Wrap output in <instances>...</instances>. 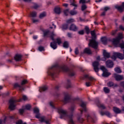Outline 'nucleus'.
Wrapping results in <instances>:
<instances>
[{
  "mask_svg": "<svg viewBox=\"0 0 124 124\" xmlns=\"http://www.w3.org/2000/svg\"><path fill=\"white\" fill-rule=\"evenodd\" d=\"M84 77L85 78H87V79H89V80H90V81L93 80V78L89 76L88 75H85Z\"/></svg>",
  "mask_w": 124,
  "mask_h": 124,
  "instance_id": "nucleus-40",
  "label": "nucleus"
},
{
  "mask_svg": "<svg viewBox=\"0 0 124 124\" xmlns=\"http://www.w3.org/2000/svg\"><path fill=\"white\" fill-rule=\"evenodd\" d=\"M83 54H87V55H92L93 52H92V50L89 48H85L83 50Z\"/></svg>",
  "mask_w": 124,
  "mask_h": 124,
  "instance_id": "nucleus-16",
  "label": "nucleus"
},
{
  "mask_svg": "<svg viewBox=\"0 0 124 124\" xmlns=\"http://www.w3.org/2000/svg\"><path fill=\"white\" fill-rule=\"evenodd\" d=\"M120 42V40L118 38L113 39V40L112 41L113 44L115 46V47H117L118 46V44H119Z\"/></svg>",
  "mask_w": 124,
  "mask_h": 124,
  "instance_id": "nucleus-22",
  "label": "nucleus"
},
{
  "mask_svg": "<svg viewBox=\"0 0 124 124\" xmlns=\"http://www.w3.org/2000/svg\"><path fill=\"white\" fill-rule=\"evenodd\" d=\"M38 50L40 52H42V51H44V47L43 46H39L38 47Z\"/></svg>",
  "mask_w": 124,
  "mask_h": 124,
  "instance_id": "nucleus-57",
  "label": "nucleus"
},
{
  "mask_svg": "<svg viewBox=\"0 0 124 124\" xmlns=\"http://www.w3.org/2000/svg\"><path fill=\"white\" fill-rule=\"evenodd\" d=\"M47 89L48 88H47V87L44 86V87L40 88L39 91H40V92H45L46 91H47Z\"/></svg>",
  "mask_w": 124,
  "mask_h": 124,
  "instance_id": "nucleus-31",
  "label": "nucleus"
},
{
  "mask_svg": "<svg viewBox=\"0 0 124 124\" xmlns=\"http://www.w3.org/2000/svg\"><path fill=\"white\" fill-rule=\"evenodd\" d=\"M70 3V5H72V6H74L75 7H77L78 6V5L76 4V2L75 1V0H69Z\"/></svg>",
  "mask_w": 124,
  "mask_h": 124,
  "instance_id": "nucleus-26",
  "label": "nucleus"
},
{
  "mask_svg": "<svg viewBox=\"0 0 124 124\" xmlns=\"http://www.w3.org/2000/svg\"><path fill=\"white\" fill-rule=\"evenodd\" d=\"M109 75H111V73L108 72V70L103 72L102 74L103 77H108V76H109Z\"/></svg>",
  "mask_w": 124,
  "mask_h": 124,
  "instance_id": "nucleus-27",
  "label": "nucleus"
},
{
  "mask_svg": "<svg viewBox=\"0 0 124 124\" xmlns=\"http://www.w3.org/2000/svg\"><path fill=\"white\" fill-rule=\"evenodd\" d=\"M28 83V80L27 79L23 80L20 84L18 83H16L14 84V87L19 88V91L22 92V91H25V89H24V87L23 86L24 85H26Z\"/></svg>",
  "mask_w": 124,
  "mask_h": 124,
  "instance_id": "nucleus-4",
  "label": "nucleus"
},
{
  "mask_svg": "<svg viewBox=\"0 0 124 124\" xmlns=\"http://www.w3.org/2000/svg\"><path fill=\"white\" fill-rule=\"evenodd\" d=\"M112 77L114 78V79L116 80V81H122V80H124V76L118 75L116 73H114Z\"/></svg>",
  "mask_w": 124,
  "mask_h": 124,
  "instance_id": "nucleus-8",
  "label": "nucleus"
},
{
  "mask_svg": "<svg viewBox=\"0 0 124 124\" xmlns=\"http://www.w3.org/2000/svg\"><path fill=\"white\" fill-rule=\"evenodd\" d=\"M2 95L3 97H5V96H8V95H9V92H7L5 93H3L2 94Z\"/></svg>",
  "mask_w": 124,
  "mask_h": 124,
  "instance_id": "nucleus-56",
  "label": "nucleus"
},
{
  "mask_svg": "<svg viewBox=\"0 0 124 124\" xmlns=\"http://www.w3.org/2000/svg\"><path fill=\"white\" fill-rule=\"evenodd\" d=\"M87 5L85 4H82L81 6V10L82 11H84V10H86V9L87 8Z\"/></svg>",
  "mask_w": 124,
  "mask_h": 124,
  "instance_id": "nucleus-41",
  "label": "nucleus"
},
{
  "mask_svg": "<svg viewBox=\"0 0 124 124\" xmlns=\"http://www.w3.org/2000/svg\"><path fill=\"white\" fill-rule=\"evenodd\" d=\"M68 29V24H64L62 26V30H67Z\"/></svg>",
  "mask_w": 124,
  "mask_h": 124,
  "instance_id": "nucleus-46",
  "label": "nucleus"
},
{
  "mask_svg": "<svg viewBox=\"0 0 124 124\" xmlns=\"http://www.w3.org/2000/svg\"><path fill=\"white\" fill-rule=\"evenodd\" d=\"M67 89H69V88H71V84H70V80L68 79L67 81V85H66Z\"/></svg>",
  "mask_w": 124,
  "mask_h": 124,
  "instance_id": "nucleus-34",
  "label": "nucleus"
},
{
  "mask_svg": "<svg viewBox=\"0 0 124 124\" xmlns=\"http://www.w3.org/2000/svg\"><path fill=\"white\" fill-rule=\"evenodd\" d=\"M46 120V118H45V116H43L40 117V122H41V123H45V121Z\"/></svg>",
  "mask_w": 124,
  "mask_h": 124,
  "instance_id": "nucleus-37",
  "label": "nucleus"
},
{
  "mask_svg": "<svg viewBox=\"0 0 124 124\" xmlns=\"http://www.w3.org/2000/svg\"><path fill=\"white\" fill-rule=\"evenodd\" d=\"M104 10L105 12H106L107 11H108V10H110V7H105L104 8Z\"/></svg>",
  "mask_w": 124,
  "mask_h": 124,
  "instance_id": "nucleus-59",
  "label": "nucleus"
},
{
  "mask_svg": "<svg viewBox=\"0 0 124 124\" xmlns=\"http://www.w3.org/2000/svg\"><path fill=\"white\" fill-rule=\"evenodd\" d=\"M114 71L116 73H122V70L119 67H116L114 68Z\"/></svg>",
  "mask_w": 124,
  "mask_h": 124,
  "instance_id": "nucleus-30",
  "label": "nucleus"
},
{
  "mask_svg": "<svg viewBox=\"0 0 124 124\" xmlns=\"http://www.w3.org/2000/svg\"><path fill=\"white\" fill-rule=\"evenodd\" d=\"M49 105H50V106H51V108H52V109H56V107H55V105L54 104V103L50 102Z\"/></svg>",
  "mask_w": 124,
  "mask_h": 124,
  "instance_id": "nucleus-52",
  "label": "nucleus"
},
{
  "mask_svg": "<svg viewBox=\"0 0 124 124\" xmlns=\"http://www.w3.org/2000/svg\"><path fill=\"white\" fill-rule=\"evenodd\" d=\"M90 1H91V0H88V1L86 0H80L79 3H82V4H84V3H89Z\"/></svg>",
  "mask_w": 124,
  "mask_h": 124,
  "instance_id": "nucleus-33",
  "label": "nucleus"
},
{
  "mask_svg": "<svg viewBox=\"0 0 124 124\" xmlns=\"http://www.w3.org/2000/svg\"><path fill=\"white\" fill-rule=\"evenodd\" d=\"M19 112L20 115H23V113H24V112H25V108L20 109L19 110Z\"/></svg>",
  "mask_w": 124,
  "mask_h": 124,
  "instance_id": "nucleus-55",
  "label": "nucleus"
},
{
  "mask_svg": "<svg viewBox=\"0 0 124 124\" xmlns=\"http://www.w3.org/2000/svg\"><path fill=\"white\" fill-rule=\"evenodd\" d=\"M106 65L108 68H112L114 66V62H113V61L108 60L106 62Z\"/></svg>",
  "mask_w": 124,
  "mask_h": 124,
  "instance_id": "nucleus-12",
  "label": "nucleus"
},
{
  "mask_svg": "<svg viewBox=\"0 0 124 124\" xmlns=\"http://www.w3.org/2000/svg\"><path fill=\"white\" fill-rule=\"evenodd\" d=\"M76 109V106L75 105H72L70 106V108H69V110L72 113V114H73V113L75 111V109Z\"/></svg>",
  "mask_w": 124,
  "mask_h": 124,
  "instance_id": "nucleus-20",
  "label": "nucleus"
},
{
  "mask_svg": "<svg viewBox=\"0 0 124 124\" xmlns=\"http://www.w3.org/2000/svg\"><path fill=\"white\" fill-rule=\"evenodd\" d=\"M34 112L35 113V114L39 113V109L37 108H34Z\"/></svg>",
  "mask_w": 124,
  "mask_h": 124,
  "instance_id": "nucleus-50",
  "label": "nucleus"
},
{
  "mask_svg": "<svg viewBox=\"0 0 124 124\" xmlns=\"http://www.w3.org/2000/svg\"><path fill=\"white\" fill-rule=\"evenodd\" d=\"M78 34H80L81 35H83L85 32H84V30H81L78 31Z\"/></svg>",
  "mask_w": 124,
  "mask_h": 124,
  "instance_id": "nucleus-60",
  "label": "nucleus"
},
{
  "mask_svg": "<svg viewBox=\"0 0 124 124\" xmlns=\"http://www.w3.org/2000/svg\"><path fill=\"white\" fill-rule=\"evenodd\" d=\"M75 20L73 18H70L66 20L67 24H71V23H74Z\"/></svg>",
  "mask_w": 124,
  "mask_h": 124,
  "instance_id": "nucleus-32",
  "label": "nucleus"
},
{
  "mask_svg": "<svg viewBox=\"0 0 124 124\" xmlns=\"http://www.w3.org/2000/svg\"><path fill=\"white\" fill-rule=\"evenodd\" d=\"M46 13H42L39 16V18L43 19V18H44V17H46Z\"/></svg>",
  "mask_w": 124,
  "mask_h": 124,
  "instance_id": "nucleus-38",
  "label": "nucleus"
},
{
  "mask_svg": "<svg viewBox=\"0 0 124 124\" xmlns=\"http://www.w3.org/2000/svg\"><path fill=\"white\" fill-rule=\"evenodd\" d=\"M77 13H78V12H77V11H71L70 12V14L71 15H72V16H73V15H76V14H77Z\"/></svg>",
  "mask_w": 124,
  "mask_h": 124,
  "instance_id": "nucleus-45",
  "label": "nucleus"
},
{
  "mask_svg": "<svg viewBox=\"0 0 124 124\" xmlns=\"http://www.w3.org/2000/svg\"><path fill=\"white\" fill-rule=\"evenodd\" d=\"M15 60L16 62H20L22 60V55L20 54H16L14 57Z\"/></svg>",
  "mask_w": 124,
  "mask_h": 124,
  "instance_id": "nucleus-19",
  "label": "nucleus"
},
{
  "mask_svg": "<svg viewBox=\"0 0 124 124\" xmlns=\"http://www.w3.org/2000/svg\"><path fill=\"white\" fill-rule=\"evenodd\" d=\"M61 69H62L64 72H67L68 73L70 76H74V75H75V73L73 71L69 69V68H68L66 66L62 67Z\"/></svg>",
  "mask_w": 124,
  "mask_h": 124,
  "instance_id": "nucleus-5",
  "label": "nucleus"
},
{
  "mask_svg": "<svg viewBox=\"0 0 124 124\" xmlns=\"http://www.w3.org/2000/svg\"><path fill=\"white\" fill-rule=\"evenodd\" d=\"M116 38H118V39H119V40H121V39H123V33H118V37H117Z\"/></svg>",
  "mask_w": 124,
  "mask_h": 124,
  "instance_id": "nucleus-39",
  "label": "nucleus"
},
{
  "mask_svg": "<svg viewBox=\"0 0 124 124\" xmlns=\"http://www.w3.org/2000/svg\"><path fill=\"white\" fill-rule=\"evenodd\" d=\"M49 32H50V31H46L44 32V36L45 37V36H47V35H48V34H49Z\"/></svg>",
  "mask_w": 124,
  "mask_h": 124,
  "instance_id": "nucleus-54",
  "label": "nucleus"
},
{
  "mask_svg": "<svg viewBox=\"0 0 124 124\" xmlns=\"http://www.w3.org/2000/svg\"><path fill=\"white\" fill-rule=\"evenodd\" d=\"M22 101V99H20L19 101L15 100L14 98L11 99L9 101V109L13 111V110H15V107H16V102H21Z\"/></svg>",
  "mask_w": 124,
  "mask_h": 124,
  "instance_id": "nucleus-3",
  "label": "nucleus"
},
{
  "mask_svg": "<svg viewBox=\"0 0 124 124\" xmlns=\"http://www.w3.org/2000/svg\"><path fill=\"white\" fill-rule=\"evenodd\" d=\"M16 124H23V121L22 120H18L16 123Z\"/></svg>",
  "mask_w": 124,
  "mask_h": 124,
  "instance_id": "nucleus-63",
  "label": "nucleus"
},
{
  "mask_svg": "<svg viewBox=\"0 0 124 124\" xmlns=\"http://www.w3.org/2000/svg\"><path fill=\"white\" fill-rule=\"evenodd\" d=\"M104 92H105L106 93H110V89L107 87H104Z\"/></svg>",
  "mask_w": 124,
  "mask_h": 124,
  "instance_id": "nucleus-36",
  "label": "nucleus"
},
{
  "mask_svg": "<svg viewBox=\"0 0 124 124\" xmlns=\"http://www.w3.org/2000/svg\"><path fill=\"white\" fill-rule=\"evenodd\" d=\"M56 41H57V42L56 43H58V45H60L62 44V40L61 39V38H58L56 39Z\"/></svg>",
  "mask_w": 124,
  "mask_h": 124,
  "instance_id": "nucleus-51",
  "label": "nucleus"
},
{
  "mask_svg": "<svg viewBox=\"0 0 124 124\" xmlns=\"http://www.w3.org/2000/svg\"><path fill=\"white\" fill-rule=\"evenodd\" d=\"M117 31H118V30H115L114 31H113L111 32V35H115L116 33H117Z\"/></svg>",
  "mask_w": 124,
  "mask_h": 124,
  "instance_id": "nucleus-61",
  "label": "nucleus"
},
{
  "mask_svg": "<svg viewBox=\"0 0 124 124\" xmlns=\"http://www.w3.org/2000/svg\"><path fill=\"white\" fill-rule=\"evenodd\" d=\"M115 8H116L117 9H118V11H119V12H121L122 13V12H123V11H124V8L122 6H116Z\"/></svg>",
  "mask_w": 124,
  "mask_h": 124,
  "instance_id": "nucleus-29",
  "label": "nucleus"
},
{
  "mask_svg": "<svg viewBox=\"0 0 124 124\" xmlns=\"http://www.w3.org/2000/svg\"><path fill=\"white\" fill-rule=\"evenodd\" d=\"M64 98L63 102H64V103H68V102H69V101H70V95H69V93H68L66 92L64 93Z\"/></svg>",
  "mask_w": 124,
  "mask_h": 124,
  "instance_id": "nucleus-9",
  "label": "nucleus"
},
{
  "mask_svg": "<svg viewBox=\"0 0 124 124\" xmlns=\"http://www.w3.org/2000/svg\"><path fill=\"white\" fill-rule=\"evenodd\" d=\"M56 35H57L55 34L54 31L51 32L49 33V37L53 41H55V39L54 38L55 37V36H56Z\"/></svg>",
  "mask_w": 124,
  "mask_h": 124,
  "instance_id": "nucleus-24",
  "label": "nucleus"
},
{
  "mask_svg": "<svg viewBox=\"0 0 124 124\" xmlns=\"http://www.w3.org/2000/svg\"><path fill=\"white\" fill-rule=\"evenodd\" d=\"M38 7H39V5H38L36 3H34V6L33 7V8H34V9H37Z\"/></svg>",
  "mask_w": 124,
  "mask_h": 124,
  "instance_id": "nucleus-58",
  "label": "nucleus"
},
{
  "mask_svg": "<svg viewBox=\"0 0 124 124\" xmlns=\"http://www.w3.org/2000/svg\"><path fill=\"white\" fill-rule=\"evenodd\" d=\"M54 12L56 14H58V15L61 14V13H62V11H61V8L58 7H55L54 9Z\"/></svg>",
  "mask_w": 124,
  "mask_h": 124,
  "instance_id": "nucleus-25",
  "label": "nucleus"
},
{
  "mask_svg": "<svg viewBox=\"0 0 124 124\" xmlns=\"http://www.w3.org/2000/svg\"><path fill=\"white\" fill-rule=\"evenodd\" d=\"M87 105V103L85 102H81L80 106L83 108V110L86 112L87 111V108H86V106Z\"/></svg>",
  "mask_w": 124,
  "mask_h": 124,
  "instance_id": "nucleus-23",
  "label": "nucleus"
},
{
  "mask_svg": "<svg viewBox=\"0 0 124 124\" xmlns=\"http://www.w3.org/2000/svg\"><path fill=\"white\" fill-rule=\"evenodd\" d=\"M60 68V66L58 64H55L54 65H53L50 68V70L49 71V75L51 76V77H54V73H53V71L54 70H56V69H58Z\"/></svg>",
  "mask_w": 124,
  "mask_h": 124,
  "instance_id": "nucleus-6",
  "label": "nucleus"
},
{
  "mask_svg": "<svg viewBox=\"0 0 124 124\" xmlns=\"http://www.w3.org/2000/svg\"><path fill=\"white\" fill-rule=\"evenodd\" d=\"M92 36V39L89 40L88 45L89 47H92V48L96 49L98 47V42L95 41V39H96V35H93Z\"/></svg>",
  "mask_w": 124,
  "mask_h": 124,
  "instance_id": "nucleus-2",
  "label": "nucleus"
},
{
  "mask_svg": "<svg viewBox=\"0 0 124 124\" xmlns=\"http://www.w3.org/2000/svg\"><path fill=\"white\" fill-rule=\"evenodd\" d=\"M37 16V13L35 11H33L30 14V17H31L32 18H35Z\"/></svg>",
  "mask_w": 124,
  "mask_h": 124,
  "instance_id": "nucleus-28",
  "label": "nucleus"
},
{
  "mask_svg": "<svg viewBox=\"0 0 124 124\" xmlns=\"http://www.w3.org/2000/svg\"><path fill=\"white\" fill-rule=\"evenodd\" d=\"M104 58H102L101 60L103 62H105L106 61V59H109L110 57V55L109 53H108L106 51V50H104L103 52Z\"/></svg>",
  "mask_w": 124,
  "mask_h": 124,
  "instance_id": "nucleus-10",
  "label": "nucleus"
},
{
  "mask_svg": "<svg viewBox=\"0 0 124 124\" xmlns=\"http://www.w3.org/2000/svg\"><path fill=\"white\" fill-rule=\"evenodd\" d=\"M95 102L97 106L99 107V108H101L102 109L106 108V107H105V106L104 104H102L100 103V101H99V99L96 98L95 100Z\"/></svg>",
  "mask_w": 124,
  "mask_h": 124,
  "instance_id": "nucleus-11",
  "label": "nucleus"
},
{
  "mask_svg": "<svg viewBox=\"0 0 124 124\" xmlns=\"http://www.w3.org/2000/svg\"><path fill=\"white\" fill-rule=\"evenodd\" d=\"M120 86L121 87H123V89H124V81H122L121 82H120Z\"/></svg>",
  "mask_w": 124,
  "mask_h": 124,
  "instance_id": "nucleus-64",
  "label": "nucleus"
},
{
  "mask_svg": "<svg viewBox=\"0 0 124 124\" xmlns=\"http://www.w3.org/2000/svg\"><path fill=\"white\" fill-rule=\"evenodd\" d=\"M107 85L108 86V87H113V88H116L117 87H118V84H114V82H113L112 81H109L107 83Z\"/></svg>",
  "mask_w": 124,
  "mask_h": 124,
  "instance_id": "nucleus-21",
  "label": "nucleus"
},
{
  "mask_svg": "<svg viewBox=\"0 0 124 124\" xmlns=\"http://www.w3.org/2000/svg\"><path fill=\"white\" fill-rule=\"evenodd\" d=\"M5 121H6V117L4 118V120L0 119V124H5Z\"/></svg>",
  "mask_w": 124,
  "mask_h": 124,
  "instance_id": "nucleus-53",
  "label": "nucleus"
},
{
  "mask_svg": "<svg viewBox=\"0 0 124 124\" xmlns=\"http://www.w3.org/2000/svg\"><path fill=\"white\" fill-rule=\"evenodd\" d=\"M101 70H102L103 72H104L105 71H107V69L104 66H102L100 67Z\"/></svg>",
  "mask_w": 124,
  "mask_h": 124,
  "instance_id": "nucleus-47",
  "label": "nucleus"
},
{
  "mask_svg": "<svg viewBox=\"0 0 124 124\" xmlns=\"http://www.w3.org/2000/svg\"><path fill=\"white\" fill-rule=\"evenodd\" d=\"M85 31L87 34H89V33H90V28H89V27H88L87 26H86L85 27Z\"/></svg>",
  "mask_w": 124,
  "mask_h": 124,
  "instance_id": "nucleus-44",
  "label": "nucleus"
},
{
  "mask_svg": "<svg viewBox=\"0 0 124 124\" xmlns=\"http://www.w3.org/2000/svg\"><path fill=\"white\" fill-rule=\"evenodd\" d=\"M31 20L32 21V23H33L34 24H37V23L39 22V20L38 19H35L32 18Z\"/></svg>",
  "mask_w": 124,
  "mask_h": 124,
  "instance_id": "nucleus-42",
  "label": "nucleus"
},
{
  "mask_svg": "<svg viewBox=\"0 0 124 124\" xmlns=\"http://www.w3.org/2000/svg\"><path fill=\"white\" fill-rule=\"evenodd\" d=\"M101 41L103 44L106 45V44H107V41H110V40L107 39V37H102L101 38Z\"/></svg>",
  "mask_w": 124,
  "mask_h": 124,
  "instance_id": "nucleus-17",
  "label": "nucleus"
},
{
  "mask_svg": "<svg viewBox=\"0 0 124 124\" xmlns=\"http://www.w3.org/2000/svg\"><path fill=\"white\" fill-rule=\"evenodd\" d=\"M86 118H87V120H90V121H91V122L94 123V121H93V117H91V116H90V115L88 114L86 116Z\"/></svg>",
  "mask_w": 124,
  "mask_h": 124,
  "instance_id": "nucleus-35",
  "label": "nucleus"
},
{
  "mask_svg": "<svg viewBox=\"0 0 124 124\" xmlns=\"http://www.w3.org/2000/svg\"><path fill=\"white\" fill-rule=\"evenodd\" d=\"M78 27L74 24H72L69 28V30L70 31H78Z\"/></svg>",
  "mask_w": 124,
  "mask_h": 124,
  "instance_id": "nucleus-13",
  "label": "nucleus"
},
{
  "mask_svg": "<svg viewBox=\"0 0 124 124\" xmlns=\"http://www.w3.org/2000/svg\"><path fill=\"white\" fill-rule=\"evenodd\" d=\"M63 47H64V48H68L69 47L68 42H65L63 44Z\"/></svg>",
  "mask_w": 124,
  "mask_h": 124,
  "instance_id": "nucleus-43",
  "label": "nucleus"
},
{
  "mask_svg": "<svg viewBox=\"0 0 124 124\" xmlns=\"http://www.w3.org/2000/svg\"><path fill=\"white\" fill-rule=\"evenodd\" d=\"M113 54L117 57V58H118V59H120V60H124V55L122 53H119V52H114L113 53Z\"/></svg>",
  "mask_w": 124,
  "mask_h": 124,
  "instance_id": "nucleus-14",
  "label": "nucleus"
},
{
  "mask_svg": "<svg viewBox=\"0 0 124 124\" xmlns=\"http://www.w3.org/2000/svg\"><path fill=\"white\" fill-rule=\"evenodd\" d=\"M56 109L57 110L58 113H59V114L60 115V119L68 118L69 119V124H75L73 119H72L73 118V114L68 115V112H67V110L64 109L62 108H58Z\"/></svg>",
  "mask_w": 124,
  "mask_h": 124,
  "instance_id": "nucleus-1",
  "label": "nucleus"
},
{
  "mask_svg": "<svg viewBox=\"0 0 124 124\" xmlns=\"http://www.w3.org/2000/svg\"><path fill=\"white\" fill-rule=\"evenodd\" d=\"M50 47L54 50L57 49L58 46H57V42L53 41V42L50 43Z\"/></svg>",
  "mask_w": 124,
  "mask_h": 124,
  "instance_id": "nucleus-18",
  "label": "nucleus"
},
{
  "mask_svg": "<svg viewBox=\"0 0 124 124\" xmlns=\"http://www.w3.org/2000/svg\"><path fill=\"white\" fill-rule=\"evenodd\" d=\"M31 105H26L25 106V110H30L31 109Z\"/></svg>",
  "mask_w": 124,
  "mask_h": 124,
  "instance_id": "nucleus-48",
  "label": "nucleus"
},
{
  "mask_svg": "<svg viewBox=\"0 0 124 124\" xmlns=\"http://www.w3.org/2000/svg\"><path fill=\"white\" fill-rule=\"evenodd\" d=\"M69 13V9H66L64 11V14L65 16H67Z\"/></svg>",
  "mask_w": 124,
  "mask_h": 124,
  "instance_id": "nucleus-49",
  "label": "nucleus"
},
{
  "mask_svg": "<svg viewBox=\"0 0 124 124\" xmlns=\"http://www.w3.org/2000/svg\"><path fill=\"white\" fill-rule=\"evenodd\" d=\"M93 70L95 72L97 73V72L99 71V67H98V66H99V62L97 61H94L93 63Z\"/></svg>",
  "mask_w": 124,
  "mask_h": 124,
  "instance_id": "nucleus-7",
  "label": "nucleus"
},
{
  "mask_svg": "<svg viewBox=\"0 0 124 124\" xmlns=\"http://www.w3.org/2000/svg\"><path fill=\"white\" fill-rule=\"evenodd\" d=\"M113 112L115 114H121L122 113V110H121V109L117 107H113Z\"/></svg>",
  "mask_w": 124,
  "mask_h": 124,
  "instance_id": "nucleus-15",
  "label": "nucleus"
},
{
  "mask_svg": "<svg viewBox=\"0 0 124 124\" xmlns=\"http://www.w3.org/2000/svg\"><path fill=\"white\" fill-rule=\"evenodd\" d=\"M75 53L76 55H78V54H79V50H78V47L75 48Z\"/></svg>",
  "mask_w": 124,
  "mask_h": 124,
  "instance_id": "nucleus-62",
  "label": "nucleus"
}]
</instances>
